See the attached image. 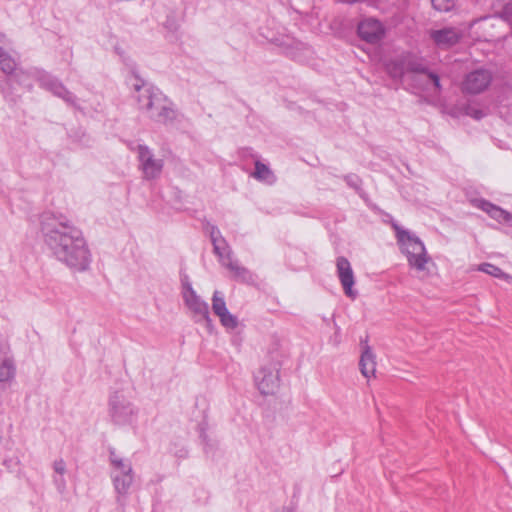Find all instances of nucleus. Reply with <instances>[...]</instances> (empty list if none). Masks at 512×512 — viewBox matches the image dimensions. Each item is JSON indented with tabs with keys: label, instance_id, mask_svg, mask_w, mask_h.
<instances>
[{
	"label": "nucleus",
	"instance_id": "obj_1",
	"mask_svg": "<svg viewBox=\"0 0 512 512\" xmlns=\"http://www.w3.org/2000/svg\"><path fill=\"white\" fill-rule=\"evenodd\" d=\"M43 241L51 254L75 271H85L91 253L82 231L64 217L45 213L41 218Z\"/></svg>",
	"mask_w": 512,
	"mask_h": 512
},
{
	"label": "nucleus",
	"instance_id": "obj_2",
	"mask_svg": "<svg viewBox=\"0 0 512 512\" xmlns=\"http://www.w3.org/2000/svg\"><path fill=\"white\" fill-rule=\"evenodd\" d=\"M135 90L141 110L145 111L148 117L159 123L172 121L176 112L168 98L156 87L150 85L135 84Z\"/></svg>",
	"mask_w": 512,
	"mask_h": 512
},
{
	"label": "nucleus",
	"instance_id": "obj_3",
	"mask_svg": "<svg viewBox=\"0 0 512 512\" xmlns=\"http://www.w3.org/2000/svg\"><path fill=\"white\" fill-rule=\"evenodd\" d=\"M396 232L398 244L407 258L408 265L417 272L423 273L422 277L429 275L427 264L431 262V258L424 243L407 230L396 227Z\"/></svg>",
	"mask_w": 512,
	"mask_h": 512
},
{
	"label": "nucleus",
	"instance_id": "obj_4",
	"mask_svg": "<svg viewBox=\"0 0 512 512\" xmlns=\"http://www.w3.org/2000/svg\"><path fill=\"white\" fill-rule=\"evenodd\" d=\"M111 466L110 477L117 494L116 500L124 505L129 489L134 482V472L130 460L118 455L115 450L109 452Z\"/></svg>",
	"mask_w": 512,
	"mask_h": 512
},
{
	"label": "nucleus",
	"instance_id": "obj_5",
	"mask_svg": "<svg viewBox=\"0 0 512 512\" xmlns=\"http://www.w3.org/2000/svg\"><path fill=\"white\" fill-rule=\"evenodd\" d=\"M108 405L110 419L115 425L125 426L135 422L138 409L122 392H114Z\"/></svg>",
	"mask_w": 512,
	"mask_h": 512
},
{
	"label": "nucleus",
	"instance_id": "obj_6",
	"mask_svg": "<svg viewBox=\"0 0 512 512\" xmlns=\"http://www.w3.org/2000/svg\"><path fill=\"white\" fill-rule=\"evenodd\" d=\"M32 73L42 88L62 99L68 105L79 108L76 96L58 78L39 68H33Z\"/></svg>",
	"mask_w": 512,
	"mask_h": 512
},
{
	"label": "nucleus",
	"instance_id": "obj_7",
	"mask_svg": "<svg viewBox=\"0 0 512 512\" xmlns=\"http://www.w3.org/2000/svg\"><path fill=\"white\" fill-rule=\"evenodd\" d=\"M279 364L269 362L262 365L254 375V382L263 395H273L280 386Z\"/></svg>",
	"mask_w": 512,
	"mask_h": 512
},
{
	"label": "nucleus",
	"instance_id": "obj_8",
	"mask_svg": "<svg viewBox=\"0 0 512 512\" xmlns=\"http://www.w3.org/2000/svg\"><path fill=\"white\" fill-rule=\"evenodd\" d=\"M183 298L185 304L193 314L195 322H205L209 331L212 330V320L209 314L208 304L200 298L190 284L184 286Z\"/></svg>",
	"mask_w": 512,
	"mask_h": 512
},
{
	"label": "nucleus",
	"instance_id": "obj_9",
	"mask_svg": "<svg viewBox=\"0 0 512 512\" xmlns=\"http://www.w3.org/2000/svg\"><path fill=\"white\" fill-rule=\"evenodd\" d=\"M139 167L146 180L158 179L164 167V161L156 158L152 151L146 145H138L137 147Z\"/></svg>",
	"mask_w": 512,
	"mask_h": 512
},
{
	"label": "nucleus",
	"instance_id": "obj_10",
	"mask_svg": "<svg viewBox=\"0 0 512 512\" xmlns=\"http://www.w3.org/2000/svg\"><path fill=\"white\" fill-rule=\"evenodd\" d=\"M492 79L493 76L489 70L483 68L476 69L464 77L461 90L466 94H480L490 86Z\"/></svg>",
	"mask_w": 512,
	"mask_h": 512
},
{
	"label": "nucleus",
	"instance_id": "obj_11",
	"mask_svg": "<svg viewBox=\"0 0 512 512\" xmlns=\"http://www.w3.org/2000/svg\"><path fill=\"white\" fill-rule=\"evenodd\" d=\"M337 275L347 297L355 299L358 292L353 289L355 284L354 273L347 258L341 256L336 260Z\"/></svg>",
	"mask_w": 512,
	"mask_h": 512
},
{
	"label": "nucleus",
	"instance_id": "obj_12",
	"mask_svg": "<svg viewBox=\"0 0 512 512\" xmlns=\"http://www.w3.org/2000/svg\"><path fill=\"white\" fill-rule=\"evenodd\" d=\"M337 275L347 297L355 299L358 292L353 289L355 284L354 273L347 258L341 256L336 260Z\"/></svg>",
	"mask_w": 512,
	"mask_h": 512
},
{
	"label": "nucleus",
	"instance_id": "obj_13",
	"mask_svg": "<svg viewBox=\"0 0 512 512\" xmlns=\"http://www.w3.org/2000/svg\"><path fill=\"white\" fill-rule=\"evenodd\" d=\"M430 38L440 49H448L456 45L462 38V32L454 27H445L430 31Z\"/></svg>",
	"mask_w": 512,
	"mask_h": 512
},
{
	"label": "nucleus",
	"instance_id": "obj_14",
	"mask_svg": "<svg viewBox=\"0 0 512 512\" xmlns=\"http://www.w3.org/2000/svg\"><path fill=\"white\" fill-rule=\"evenodd\" d=\"M358 34L366 42L377 43L384 36V28L378 20L369 18L359 23Z\"/></svg>",
	"mask_w": 512,
	"mask_h": 512
},
{
	"label": "nucleus",
	"instance_id": "obj_15",
	"mask_svg": "<svg viewBox=\"0 0 512 512\" xmlns=\"http://www.w3.org/2000/svg\"><path fill=\"white\" fill-rule=\"evenodd\" d=\"M405 57L406 62V71L408 73H414L420 77H425L428 80L432 81L434 87L438 90L441 89L440 79L436 73L429 72L426 66L422 63L421 60L416 57L407 55Z\"/></svg>",
	"mask_w": 512,
	"mask_h": 512
},
{
	"label": "nucleus",
	"instance_id": "obj_16",
	"mask_svg": "<svg viewBox=\"0 0 512 512\" xmlns=\"http://www.w3.org/2000/svg\"><path fill=\"white\" fill-rule=\"evenodd\" d=\"M359 367L361 374L365 378L369 379L374 376L376 371V356L373 353L371 347L367 344V341H365L362 346Z\"/></svg>",
	"mask_w": 512,
	"mask_h": 512
},
{
	"label": "nucleus",
	"instance_id": "obj_17",
	"mask_svg": "<svg viewBox=\"0 0 512 512\" xmlns=\"http://www.w3.org/2000/svg\"><path fill=\"white\" fill-rule=\"evenodd\" d=\"M220 263L230 270L235 279L240 280L242 282L253 281L252 273L247 268L239 265L237 261H234L232 259L231 251L224 255V260L220 261Z\"/></svg>",
	"mask_w": 512,
	"mask_h": 512
},
{
	"label": "nucleus",
	"instance_id": "obj_18",
	"mask_svg": "<svg viewBox=\"0 0 512 512\" xmlns=\"http://www.w3.org/2000/svg\"><path fill=\"white\" fill-rule=\"evenodd\" d=\"M206 229L209 232L215 254L218 256L219 261H223L224 255L231 251L229 245L222 237L221 232L216 226L207 225Z\"/></svg>",
	"mask_w": 512,
	"mask_h": 512
},
{
	"label": "nucleus",
	"instance_id": "obj_19",
	"mask_svg": "<svg viewBox=\"0 0 512 512\" xmlns=\"http://www.w3.org/2000/svg\"><path fill=\"white\" fill-rule=\"evenodd\" d=\"M479 208L485 211L490 217L497 220L498 222H511L512 214L503 210L502 208L488 202L485 200H481L479 204Z\"/></svg>",
	"mask_w": 512,
	"mask_h": 512
},
{
	"label": "nucleus",
	"instance_id": "obj_20",
	"mask_svg": "<svg viewBox=\"0 0 512 512\" xmlns=\"http://www.w3.org/2000/svg\"><path fill=\"white\" fill-rule=\"evenodd\" d=\"M252 176L255 179L269 185H272L276 182V177L272 170L260 161L255 162V171L253 172Z\"/></svg>",
	"mask_w": 512,
	"mask_h": 512
},
{
	"label": "nucleus",
	"instance_id": "obj_21",
	"mask_svg": "<svg viewBox=\"0 0 512 512\" xmlns=\"http://www.w3.org/2000/svg\"><path fill=\"white\" fill-rule=\"evenodd\" d=\"M388 74L394 79H402L407 75L405 57L391 60L386 64Z\"/></svg>",
	"mask_w": 512,
	"mask_h": 512
},
{
	"label": "nucleus",
	"instance_id": "obj_22",
	"mask_svg": "<svg viewBox=\"0 0 512 512\" xmlns=\"http://www.w3.org/2000/svg\"><path fill=\"white\" fill-rule=\"evenodd\" d=\"M16 367L12 357L0 359V382H10L14 379Z\"/></svg>",
	"mask_w": 512,
	"mask_h": 512
},
{
	"label": "nucleus",
	"instance_id": "obj_23",
	"mask_svg": "<svg viewBox=\"0 0 512 512\" xmlns=\"http://www.w3.org/2000/svg\"><path fill=\"white\" fill-rule=\"evenodd\" d=\"M33 68L29 70H22L17 69L12 76H10L9 80H13L20 84L21 86L25 87L28 91H30L33 87L32 80H35V77H33Z\"/></svg>",
	"mask_w": 512,
	"mask_h": 512
},
{
	"label": "nucleus",
	"instance_id": "obj_24",
	"mask_svg": "<svg viewBox=\"0 0 512 512\" xmlns=\"http://www.w3.org/2000/svg\"><path fill=\"white\" fill-rule=\"evenodd\" d=\"M0 69L4 74L8 76H12V74L18 69L16 60L8 52L4 51L1 47Z\"/></svg>",
	"mask_w": 512,
	"mask_h": 512
},
{
	"label": "nucleus",
	"instance_id": "obj_25",
	"mask_svg": "<svg viewBox=\"0 0 512 512\" xmlns=\"http://www.w3.org/2000/svg\"><path fill=\"white\" fill-rule=\"evenodd\" d=\"M212 309L218 317L224 314L228 309L224 300L223 294L220 291H215L212 297Z\"/></svg>",
	"mask_w": 512,
	"mask_h": 512
},
{
	"label": "nucleus",
	"instance_id": "obj_26",
	"mask_svg": "<svg viewBox=\"0 0 512 512\" xmlns=\"http://www.w3.org/2000/svg\"><path fill=\"white\" fill-rule=\"evenodd\" d=\"M478 270L481 272H484L486 274H489L496 278H504L509 279L510 276L506 273H504L499 267L490 264V263H483L478 266Z\"/></svg>",
	"mask_w": 512,
	"mask_h": 512
},
{
	"label": "nucleus",
	"instance_id": "obj_27",
	"mask_svg": "<svg viewBox=\"0 0 512 512\" xmlns=\"http://www.w3.org/2000/svg\"><path fill=\"white\" fill-rule=\"evenodd\" d=\"M221 324L227 329H235L238 326V319L228 310L219 316Z\"/></svg>",
	"mask_w": 512,
	"mask_h": 512
},
{
	"label": "nucleus",
	"instance_id": "obj_28",
	"mask_svg": "<svg viewBox=\"0 0 512 512\" xmlns=\"http://www.w3.org/2000/svg\"><path fill=\"white\" fill-rule=\"evenodd\" d=\"M431 2L433 7L440 12H448L455 5V0H431Z\"/></svg>",
	"mask_w": 512,
	"mask_h": 512
},
{
	"label": "nucleus",
	"instance_id": "obj_29",
	"mask_svg": "<svg viewBox=\"0 0 512 512\" xmlns=\"http://www.w3.org/2000/svg\"><path fill=\"white\" fill-rule=\"evenodd\" d=\"M12 357L7 340L0 334V359Z\"/></svg>",
	"mask_w": 512,
	"mask_h": 512
},
{
	"label": "nucleus",
	"instance_id": "obj_30",
	"mask_svg": "<svg viewBox=\"0 0 512 512\" xmlns=\"http://www.w3.org/2000/svg\"><path fill=\"white\" fill-rule=\"evenodd\" d=\"M53 483L60 494L66 491V480L64 475H56L53 477Z\"/></svg>",
	"mask_w": 512,
	"mask_h": 512
},
{
	"label": "nucleus",
	"instance_id": "obj_31",
	"mask_svg": "<svg viewBox=\"0 0 512 512\" xmlns=\"http://www.w3.org/2000/svg\"><path fill=\"white\" fill-rule=\"evenodd\" d=\"M499 16L506 21L512 20V1L504 5L502 11L499 13Z\"/></svg>",
	"mask_w": 512,
	"mask_h": 512
},
{
	"label": "nucleus",
	"instance_id": "obj_32",
	"mask_svg": "<svg viewBox=\"0 0 512 512\" xmlns=\"http://www.w3.org/2000/svg\"><path fill=\"white\" fill-rule=\"evenodd\" d=\"M53 470L57 475H64L66 473V463L63 459H57L53 462Z\"/></svg>",
	"mask_w": 512,
	"mask_h": 512
},
{
	"label": "nucleus",
	"instance_id": "obj_33",
	"mask_svg": "<svg viewBox=\"0 0 512 512\" xmlns=\"http://www.w3.org/2000/svg\"><path fill=\"white\" fill-rule=\"evenodd\" d=\"M345 181L350 187L354 189H359L360 187V178L355 174L346 175Z\"/></svg>",
	"mask_w": 512,
	"mask_h": 512
},
{
	"label": "nucleus",
	"instance_id": "obj_34",
	"mask_svg": "<svg viewBox=\"0 0 512 512\" xmlns=\"http://www.w3.org/2000/svg\"><path fill=\"white\" fill-rule=\"evenodd\" d=\"M466 114L471 116L472 118H474L476 120L482 119L484 117V115H485L482 110L477 109V108H473V107L467 108Z\"/></svg>",
	"mask_w": 512,
	"mask_h": 512
},
{
	"label": "nucleus",
	"instance_id": "obj_35",
	"mask_svg": "<svg viewBox=\"0 0 512 512\" xmlns=\"http://www.w3.org/2000/svg\"><path fill=\"white\" fill-rule=\"evenodd\" d=\"M0 88L5 97H8L10 95L9 91L6 89V87L3 86V84L1 82H0Z\"/></svg>",
	"mask_w": 512,
	"mask_h": 512
},
{
	"label": "nucleus",
	"instance_id": "obj_36",
	"mask_svg": "<svg viewBox=\"0 0 512 512\" xmlns=\"http://www.w3.org/2000/svg\"><path fill=\"white\" fill-rule=\"evenodd\" d=\"M4 38H5V36L3 34H0V43L4 42Z\"/></svg>",
	"mask_w": 512,
	"mask_h": 512
}]
</instances>
